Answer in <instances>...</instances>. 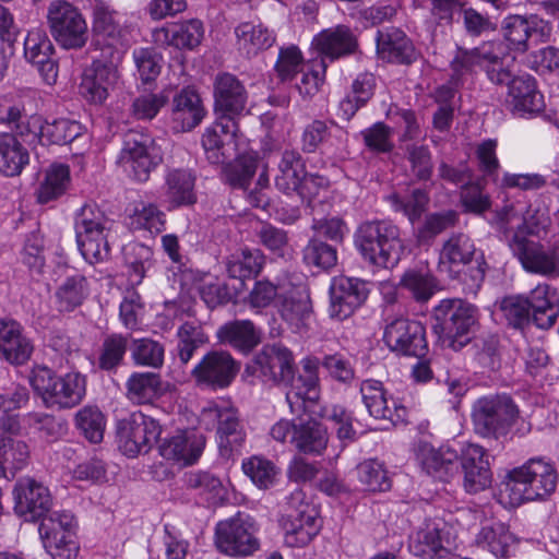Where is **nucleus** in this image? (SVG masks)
I'll return each mask as SVG.
<instances>
[{
  "instance_id": "f257e3e1",
  "label": "nucleus",
  "mask_w": 559,
  "mask_h": 559,
  "mask_svg": "<svg viewBox=\"0 0 559 559\" xmlns=\"http://www.w3.org/2000/svg\"><path fill=\"white\" fill-rule=\"evenodd\" d=\"M216 121L205 129L202 146L211 164H225L226 181L245 189V150L241 121L245 109V87L237 76L221 73L214 82Z\"/></svg>"
},
{
  "instance_id": "f03ea898",
  "label": "nucleus",
  "mask_w": 559,
  "mask_h": 559,
  "mask_svg": "<svg viewBox=\"0 0 559 559\" xmlns=\"http://www.w3.org/2000/svg\"><path fill=\"white\" fill-rule=\"evenodd\" d=\"M320 386H290L286 401L290 411L297 415H309L294 428L293 441L305 453L320 454L328 444L326 428L316 419L320 417L330 421L336 429L337 438L352 441L355 437L353 414L341 405L322 406L319 402Z\"/></svg>"
},
{
  "instance_id": "7ed1b4c3",
  "label": "nucleus",
  "mask_w": 559,
  "mask_h": 559,
  "mask_svg": "<svg viewBox=\"0 0 559 559\" xmlns=\"http://www.w3.org/2000/svg\"><path fill=\"white\" fill-rule=\"evenodd\" d=\"M522 218L513 206H506L499 214L501 226L506 231L513 230L509 246L521 262L523 269L533 274L557 278L559 277V251L552 246L546 248L543 243L526 237L537 236L546 231L549 226V216L545 211H536Z\"/></svg>"
},
{
  "instance_id": "20e7f679",
  "label": "nucleus",
  "mask_w": 559,
  "mask_h": 559,
  "mask_svg": "<svg viewBox=\"0 0 559 559\" xmlns=\"http://www.w3.org/2000/svg\"><path fill=\"white\" fill-rule=\"evenodd\" d=\"M557 480L558 473L550 460L532 457L506 474L497 500L504 508L544 501L555 492Z\"/></svg>"
},
{
  "instance_id": "39448f33",
  "label": "nucleus",
  "mask_w": 559,
  "mask_h": 559,
  "mask_svg": "<svg viewBox=\"0 0 559 559\" xmlns=\"http://www.w3.org/2000/svg\"><path fill=\"white\" fill-rule=\"evenodd\" d=\"M354 243L364 261L377 269H393L405 254V243L399 227L386 221L359 225L354 235Z\"/></svg>"
},
{
  "instance_id": "423d86ee",
  "label": "nucleus",
  "mask_w": 559,
  "mask_h": 559,
  "mask_svg": "<svg viewBox=\"0 0 559 559\" xmlns=\"http://www.w3.org/2000/svg\"><path fill=\"white\" fill-rule=\"evenodd\" d=\"M476 430L484 437L500 438L509 433L525 436L531 425L521 417L518 405L506 394L479 399L473 408Z\"/></svg>"
},
{
  "instance_id": "0eeeda50",
  "label": "nucleus",
  "mask_w": 559,
  "mask_h": 559,
  "mask_svg": "<svg viewBox=\"0 0 559 559\" xmlns=\"http://www.w3.org/2000/svg\"><path fill=\"white\" fill-rule=\"evenodd\" d=\"M500 43H485L474 49L459 48L450 63V76L454 84H465L477 69H485L489 80L502 84L511 76L510 62Z\"/></svg>"
},
{
  "instance_id": "6e6552de",
  "label": "nucleus",
  "mask_w": 559,
  "mask_h": 559,
  "mask_svg": "<svg viewBox=\"0 0 559 559\" xmlns=\"http://www.w3.org/2000/svg\"><path fill=\"white\" fill-rule=\"evenodd\" d=\"M112 222L96 204H84L75 214L74 230L78 248L90 264L109 259L108 233Z\"/></svg>"
},
{
  "instance_id": "1a4fd4ad",
  "label": "nucleus",
  "mask_w": 559,
  "mask_h": 559,
  "mask_svg": "<svg viewBox=\"0 0 559 559\" xmlns=\"http://www.w3.org/2000/svg\"><path fill=\"white\" fill-rule=\"evenodd\" d=\"M47 23L51 36L64 49H81L88 39L87 23L74 4L53 0L47 8Z\"/></svg>"
},
{
  "instance_id": "9d476101",
  "label": "nucleus",
  "mask_w": 559,
  "mask_h": 559,
  "mask_svg": "<svg viewBox=\"0 0 559 559\" xmlns=\"http://www.w3.org/2000/svg\"><path fill=\"white\" fill-rule=\"evenodd\" d=\"M442 332L443 345L459 350L469 342V332L476 322V309L462 299H443L433 309Z\"/></svg>"
},
{
  "instance_id": "9b49d317",
  "label": "nucleus",
  "mask_w": 559,
  "mask_h": 559,
  "mask_svg": "<svg viewBox=\"0 0 559 559\" xmlns=\"http://www.w3.org/2000/svg\"><path fill=\"white\" fill-rule=\"evenodd\" d=\"M287 503L292 512L283 524L284 544L290 548L306 547L321 530L319 512L306 501V493L301 489L294 490Z\"/></svg>"
},
{
  "instance_id": "f8f14e48",
  "label": "nucleus",
  "mask_w": 559,
  "mask_h": 559,
  "mask_svg": "<svg viewBox=\"0 0 559 559\" xmlns=\"http://www.w3.org/2000/svg\"><path fill=\"white\" fill-rule=\"evenodd\" d=\"M163 160L154 140L135 131L128 132L123 138L117 163L139 182H145L150 174Z\"/></svg>"
},
{
  "instance_id": "ddd939ff",
  "label": "nucleus",
  "mask_w": 559,
  "mask_h": 559,
  "mask_svg": "<svg viewBox=\"0 0 559 559\" xmlns=\"http://www.w3.org/2000/svg\"><path fill=\"white\" fill-rule=\"evenodd\" d=\"M502 31L506 43L503 53L509 55L513 60L518 53H524L528 50V43H544L549 40L552 32L551 24L536 14L531 15H509L502 22ZM501 44V41H499Z\"/></svg>"
},
{
  "instance_id": "4468645a",
  "label": "nucleus",
  "mask_w": 559,
  "mask_h": 559,
  "mask_svg": "<svg viewBox=\"0 0 559 559\" xmlns=\"http://www.w3.org/2000/svg\"><path fill=\"white\" fill-rule=\"evenodd\" d=\"M93 34L97 48L111 61H120L130 46V29L121 25L118 13L104 3L94 8Z\"/></svg>"
},
{
  "instance_id": "2eb2a0df",
  "label": "nucleus",
  "mask_w": 559,
  "mask_h": 559,
  "mask_svg": "<svg viewBox=\"0 0 559 559\" xmlns=\"http://www.w3.org/2000/svg\"><path fill=\"white\" fill-rule=\"evenodd\" d=\"M46 551L53 559H73L79 554L74 516L69 511H55L44 515L38 528Z\"/></svg>"
},
{
  "instance_id": "dca6fc26",
  "label": "nucleus",
  "mask_w": 559,
  "mask_h": 559,
  "mask_svg": "<svg viewBox=\"0 0 559 559\" xmlns=\"http://www.w3.org/2000/svg\"><path fill=\"white\" fill-rule=\"evenodd\" d=\"M162 433V426L143 413H133L117 424V441L121 452L135 457L147 453Z\"/></svg>"
},
{
  "instance_id": "f3484780",
  "label": "nucleus",
  "mask_w": 559,
  "mask_h": 559,
  "mask_svg": "<svg viewBox=\"0 0 559 559\" xmlns=\"http://www.w3.org/2000/svg\"><path fill=\"white\" fill-rule=\"evenodd\" d=\"M14 512L26 522H36L46 515L52 506L48 487L31 477L20 478L12 490Z\"/></svg>"
},
{
  "instance_id": "a211bd4d",
  "label": "nucleus",
  "mask_w": 559,
  "mask_h": 559,
  "mask_svg": "<svg viewBox=\"0 0 559 559\" xmlns=\"http://www.w3.org/2000/svg\"><path fill=\"white\" fill-rule=\"evenodd\" d=\"M457 451L450 445L435 448L429 441L419 439L413 447L416 465L428 476L448 481L457 473Z\"/></svg>"
},
{
  "instance_id": "6ab92c4d",
  "label": "nucleus",
  "mask_w": 559,
  "mask_h": 559,
  "mask_svg": "<svg viewBox=\"0 0 559 559\" xmlns=\"http://www.w3.org/2000/svg\"><path fill=\"white\" fill-rule=\"evenodd\" d=\"M383 341L392 350L405 356H423L427 349L426 331L416 320L396 318L384 330Z\"/></svg>"
},
{
  "instance_id": "aec40b11",
  "label": "nucleus",
  "mask_w": 559,
  "mask_h": 559,
  "mask_svg": "<svg viewBox=\"0 0 559 559\" xmlns=\"http://www.w3.org/2000/svg\"><path fill=\"white\" fill-rule=\"evenodd\" d=\"M459 459L467 492L476 493L491 485L492 473L489 454L485 448L476 443H466L461 447Z\"/></svg>"
},
{
  "instance_id": "412c9836",
  "label": "nucleus",
  "mask_w": 559,
  "mask_h": 559,
  "mask_svg": "<svg viewBox=\"0 0 559 559\" xmlns=\"http://www.w3.org/2000/svg\"><path fill=\"white\" fill-rule=\"evenodd\" d=\"M204 447L205 438L195 429H178L159 441L158 453L167 461L188 466L197 463Z\"/></svg>"
},
{
  "instance_id": "4be33fe9",
  "label": "nucleus",
  "mask_w": 559,
  "mask_h": 559,
  "mask_svg": "<svg viewBox=\"0 0 559 559\" xmlns=\"http://www.w3.org/2000/svg\"><path fill=\"white\" fill-rule=\"evenodd\" d=\"M368 296L366 283L353 277H337L330 286L331 318L344 320L360 307Z\"/></svg>"
},
{
  "instance_id": "5701e85b",
  "label": "nucleus",
  "mask_w": 559,
  "mask_h": 559,
  "mask_svg": "<svg viewBox=\"0 0 559 559\" xmlns=\"http://www.w3.org/2000/svg\"><path fill=\"white\" fill-rule=\"evenodd\" d=\"M445 523L441 520H429L409 536L411 552L423 559H433L449 551L454 544L450 533H445Z\"/></svg>"
},
{
  "instance_id": "b1692460",
  "label": "nucleus",
  "mask_w": 559,
  "mask_h": 559,
  "mask_svg": "<svg viewBox=\"0 0 559 559\" xmlns=\"http://www.w3.org/2000/svg\"><path fill=\"white\" fill-rule=\"evenodd\" d=\"M119 61L108 62L100 60L94 61L83 72L80 94L92 104H103L119 79L117 63Z\"/></svg>"
},
{
  "instance_id": "393cba45",
  "label": "nucleus",
  "mask_w": 559,
  "mask_h": 559,
  "mask_svg": "<svg viewBox=\"0 0 559 559\" xmlns=\"http://www.w3.org/2000/svg\"><path fill=\"white\" fill-rule=\"evenodd\" d=\"M241 368L240 361L225 350H211L195 365L192 374L198 382L230 384Z\"/></svg>"
},
{
  "instance_id": "a878e982",
  "label": "nucleus",
  "mask_w": 559,
  "mask_h": 559,
  "mask_svg": "<svg viewBox=\"0 0 559 559\" xmlns=\"http://www.w3.org/2000/svg\"><path fill=\"white\" fill-rule=\"evenodd\" d=\"M55 47L43 28H33L27 33L24 40L25 59L34 64L44 81L51 85L58 76V66L52 55Z\"/></svg>"
},
{
  "instance_id": "bb28decb",
  "label": "nucleus",
  "mask_w": 559,
  "mask_h": 559,
  "mask_svg": "<svg viewBox=\"0 0 559 559\" xmlns=\"http://www.w3.org/2000/svg\"><path fill=\"white\" fill-rule=\"evenodd\" d=\"M508 82V95L506 103L513 114L518 116L534 115L540 112L544 107V97L537 90L535 79L530 74H521L510 78Z\"/></svg>"
},
{
  "instance_id": "cd10ccee",
  "label": "nucleus",
  "mask_w": 559,
  "mask_h": 559,
  "mask_svg": "<svg viewBox=\"0 0 559 559\" xmlns=\"http://www.w3.org/2000/svg\"><path fill=\"white\" fill-rule=\"evenodd\" d=\"M205 116L200 95L192 87H183L173 97L170 109L171 129L177 132H189L199 126Z\"/></svg>"
},
{
  "instance_id": "c85d7f7f",
  "label": "nucleus",
  "mask_w": 559,
  "mask_h": 559,
  "mask_svg": "<svg viewBox=\"0 0 559 559\" xmlns=\"http://www.w3.org/2000/svg\"><path fill=\"white\" fill-rule=\"evenodd\" d=\"M364 403L369 414L378 419H388L393 424L405 421L406 407L401 397L384 386H360Z\"/></svg>"
},
{
  "instance_id": "c756f323",
  "label": "nucleus",
  "mask_w": 559,
  "mask_h": 559,
  "mask_svg": "<svg viewBox=\"0 0 559 559\" xmlns=\"http://www.w3.org/2000/svg\"><path fill=\"white\" fill-rule=\"evenodd\" d=\"M2 124L11 127L17 140L35 148L44 144V119L41 116L27 115L24 106L12 105L5 109L1 117Z\"/></svg>"
},
{
  "instance_id": "7c9ffc66",
  "label": "nucleus",
  "mask_w": 559,
  "mask_h": 559,
  "mask_svg": "<svg viewBox=\"0 0 559 559\" xmlns=\"http://www.w3.org/2000/svg\"><path fill=\"white\" fill-rule=\"evenodd\" d=\"M202 420L207 425L217 421L218 443L230 454H241L243 433L238 430L239 421L230 409H221L216 405L209 406L202 412Z\"/></svg>"
},
{
  "instance_id": "2f4dec72",
  "label": "nucleus",
  "mask_w": 559,
  "mask_h": 559,
  "mask_svg": "<svg viewBox=\"0 0 559 559\" xmlns=\"http://www.w3.org/2000/svg\"><path fill=\"white\" fill-rule=\"evenodd\" d=\"M532 311V319L539 329L551 328L559 314V292L556 287L542 283L526 297Z\"/></svg>"
},
{
  "instance_id": "473e14b6",
  "label": "nucleus",
  "mask_w": 559,
  "mask_h": 559,
  "mask_svg": "<svg viewBox=\"0 0 559 559\" xmlns=\"http://www.w3.org/2000/svg\"><path fill=\"white\" fill-rule=\"evenodd\" d=\"M294 357L292 352L282 345L264 346L255 357V365L267 380L289 383L294 380Z\"/></svg>"
},
{
  "instance_id": "72a5a7b5",
  "label": "nucleus",
  "mask_w": 559,
  "mask_h": 559,
  "mask_svg": "<svg viewBox=\"0 0 559 559\" xmlns=\"http://www.w3.org/2000/svg\"><path fill=\"white\" fill-rule=\"evenodd\" d=\"M312 47L322 56L321 60H335L355 50L356 38L348 27L338 25L316 35Z\"/></svg>"
},
{
  "instance_id": "f704fd0d",
  "label": "nucleus",
  "mask_w": 559,
  "mask_h": 559,
  "mask_svg": "<svg viewBox=\"0 0 559 559\" xmlns=\"http://www.w3.org/2000/svg\"><path fill=\"white\" fill-rule=\"evenodd\" d=\"M475 543L495 557L506 558L514 550L518 538L506 523L492 521L481 525L475 537Z\"/></svg>"
},
{
  "instance_id": "c9c22d12",
  "label": "nucleus",
  "mask_w": 559,
  "mask_h": 559,
  "mask_svg": "<svg viewBox=\"0 0 559 559\" xmlns=\"http://www.w3.org/2000/svg\"><path fill=\"white\" fill-rule=\"evenodd\" d=\"M475 254L472 239L462 233L452 235L442 246L439 255V270L449 276L457 274L468 264Z\"/></svg>"
},
{
  "instance_id": "e433bc0d",
  "label": "nucleus",
  "mask_w": 559,
  "mask_h": 559,
  "mask_svg": "<svg viewBox=\"0 0 559 559\" xmlns=\"http://www.w3.org/2000/svg\"><path fill=\"white\" fill-rule=\"evenodd\" d=\"M204 27L200 20L192 19L173 23L154 33L155 41L174 46L178 49H193L200 45Z\"/></svg>"
},
{
  "instance_id": "4c0bfd02",
  "label": "nucleus",
  "mask_w": 559,
  "mask_h": 559,
  "mask_svg": "<svg viewBox=\"0 0 559 559\" xmlns=\"http://www.w3.org/2000/svg\"><path fill=\"white\" fill-rule=\"evenodd\" d=\"M377 51L382 59L395 63H411L416 59L412 41L397 28L378 32Z\"/></svg>"
},
{
  "instance_id": "58836bf2",
  "label": "nucleus",
  "mask_w": 559,
  "mask_h": 559,
  "mask_svg": "<svg viewBox=\"0 0 559 559\" xmlns=\"http://www.w3.org/2000/svg\"><path fill=\"white\" fill-rule=\"evenodd\" d=\"M195 178L187 169H168L165 175V197L168 209L190 206L197 202Z\"/></svg>"
},
{
  "instance_id": "ea45409f",
  "label": "nucleus",
  "mask_w": 559,
  "mask_h": 559,
  "mask_svg": "<svg viewBox=\"0 0 559 559\" xmlns=\"http://www.w3.org/2000/svg\"><path fill=\"white\" fill-rule=\"evenodd\" d=\"M277 308L283 320L295 331H300L307 324L312 311L305 287L292 288L286 295L280 296Z\"/></svg>"
},
{
  "instance_id": "a19ab883",
  "label": "nucleus",
  "mask_w": 559,
  "mask_h": 559,
  "mask_svg": "<svg viewBox=\"0 0 559 559\" xmlns=\"http://www.w3.org/2000/svg\"><path fill=\"white\" fill-rule=\"evenodd\" d=\"M90 295L87 278L79 273L67 276L56 288L55 305L60 312L79 308Z\"/></svg>"
},
{
  "instance_id": "79ce46f5",
  "label": "nucleus",
  "mask_w": 559,
  "mask_h": 559,
  "mask_svg": "<svg viewBox=\"0 0 559 559\" xmlns=\"http://www.w3.org/2000/svg\"><path fill=\"white\" fill-rule=\"evenodd\" d=\"M29 163V153L13 133L0 132V174L20 175Z\"/></svg>"
},
{
  "instance_id": "37998d69",
  "label": "nucleus",
  "mask_w": 559,
  "mask_h": 559,
  "mask_svg": "<svg viewBox=\"0 0 559 559\" xmlns=\"http://www.w3.org/2000/svg\"><path fill=\"white\" fill-rule=\"evenodd\" d=\"M29 449L25 441L0 438V478L14 477L28 464Z\"/></svg>"
},
{
  "instance_id": "c03bdc74",
  "label": "nucleus",
  "mask_w": 559,
  "mask_h": 559,
  "mask_svg": "<svg viewBox=\"0 0 559 559\" xmlns=\"http://www.w3.org/2000/svg\"><path fill=\"white\" fill-rule=\"evenodd\" d=\"M245 522L239 513L236 518L219 522L216 526L215 544L218 550L230 557L245 555Z\"/></svg>"
},
{
  "instance_id": "a18cd8bd",
  "label": "nucleus",
  "mask_w": 559,
  "mask_h": 559,
  "mask_svg": "<svg viewBox=\"0 0 559 559\" xmlns=\"http://www.w3.org/2000/svg\"><path fill=\"white\" fill-rule=\"evenodd\" d=\"M416 301H428L437 290V281L428 267L418 266L406 270L399 283Z\"/></svg>"
},
{
  "instance_id": "49530a36",
  "label": "nucleus",
  "mask_w": 559,
  "mask_h": 559,
  "mask_svg": "<svg viewBox=\"0 0 559 559\" xmlns=\"http://www.w3.org/2000/svg\"><path fill=\"white\" fill-rule=\"evenodd\" d=\"M75 427L80 433L93 444H98L104 439L106 430V417L96 406H85L75 414Z\"/></svg>"
},
{
  "instance_id": "de8ad7c7",
  "label": "nucleus",
  "mask_w": 559,
  "mask_h": 559,
  "mask_svg": "<svg viewBox=\"0 0 559 559\" xmlns=\"http://www.w3.org/2000/svg\"><path fill=\"white\" fill-rule=\"evenodd\" d=\"M374 88V76L370 73L359 74L352 84L350 92L341 102L340 109L343 117L349 119L364 106L372 96Z\"/></svg>"
},
{
  "instance_id": "09e8293b",
  "label": "nucleus",
  "mask_w": 559,
  "mask_h": 559,
  "mask_svg": "<svg viewBox=\"0 0 559 559\" xmlns=\"http://www.w3.org/2000/svg\"><path fill=\"white\" fill-rule=\"evenodd\" d=\"M278 169L280 175L276 177V186L287 193L295 191L307 175L300 154L296 151H285L283 153Z\"/></svg>"
},
{
  "instance_id": "8fccbe9b",
  "label": "nucleus",
  "mask_w": 559,
  "mask_h": 559,
  "mask_svg": "<svg viewBox=\"0 0 559 559\" xmlns=\"http://www.w3.org/2000/svg\"><path fill=\"white\" fill-rule=\"evenodd\" d=\"M47 407L70 408L85 395V386H34Z\"/></svg>"
},
{
  "instance_id": "3c124183",
  "label": "nucleus",
  "mask_w": 559,
  "mask_h": 559,
  "mask_svg": "<svg viewBox=\"0 0 559 559\" xmlns=\"http://www.w3.org/2000/svg\"><path fill=\"white\" fill-rule=\"evenodd\" d=\"M69 182L70 170L67 165L51 166L37 189V201L45 204L59 198L66 192Z\"/></svg>"
},
{
  "instance_id": "603ef678",
  "label": "nucleus",
  "mask_w": 559,
  "mask_h": 559,
  "mask_svg": "<svg viewBox=\"0 0 559 559\" xmlns=\"http://www.w3.org/2000/svg\"><path fill=\"white\" fill-rule=\"evenodd\" d=\"M123 257L129 267L130 281L133 284H140L153 265L151 248L140 242H132L124 247Z\"/></svg>"
},
{
  "instance_id": "864d4df0",
  "label": "nucleus",
  "mask_w": 559,
  "mask_h": 559,
  "mask_svg": "<svg viewBox=\"0 0 559 559\" xmlns=\"http://www.w3.org/2000/svg\"><path fill=\"white\" fill-rule=\"evenodd\" d=\"M389 200L395 212L402 213L414 224L426 211L429 197L425 191L414 189L405 195L395 193Z\"/></svg>"
},
{
  "instance_id": "5fc2aeb1",
  "label": "nucleus",
  "mask_w": 559,
  "mask_h": 559,
  "mask_svg": "<svg viewBox=\"0 0 559 559\" xmlns=\"http://www.w3.org/2000/svg\"><path fill=\"white\" fill-rule=\"evenodd\" d=\"M44 144L67 145L83 133V127L75 120L66 118L44 121Z\"/></svg>"
},
{
  "instance_id": "6e6d98bb",
  "label": "nucleus",
  "mask_w": 559,
  "mask_h": 559,
  "mask_svg": "<svg viewBox=\"0 0 559 559\" xmlns=\"http://www.w3.org/2000/svg\"><path fill=\"white\" fill-rule=\"evenodd\" d=\"M25 423L34 433L47 442H53L62 438L67 432L66 423L58 420L52 415L43 413H29L25 416Z\"/></svg>"
},
{
  "instance_id": "4d7b16f0",
  "label": "nucleus",
  "mask_w": 559,
  "mask_h": 559,
  "mask_svg": "<svg viewBox=\"0 0 559 559\" xmlns=\"http://www.w3.org/2000/svg\"><path fill=\"white\" fill-rule=\"evenodd\" d=\"M199 293L201 299L211 309H214L217 306L227 304L229 301L237 304L240 297L238 294V286L230 283H203L199 288Z\"/></svg>"
},
{
  "instance_id": "13d9d810",
  "label": "nucleus",
  "mask_w": 559,
  "mask_h": 559,
  "mask_svg": "<svg viewBox=\"0 0 559 559\" xmlns=\"http://www.w3.org/2000/svg\"><path fill=\"white\" fill-rule=\"evenodd\" d=\"M165 217V213L162 212L157 205L140 202L135 205L130 219L131 226L135 229H147L151 233H160L166 222Z\"/></svg>"
},
{
  "instance_id": "bf43d9fd",
  "label": "nucleus",
  "mask_w": 559,
  "mask_h": 559,
  "mask_svg": "<svg viewBox=\"0 0 559 559\" xmlns=\"http://www.w3.org/2000/svg\"><path fill=\"white\" fill-rule=\"evenodd\" d=\"M359 481L371 491H384L391 486L386 471L377 460H368L357 466Z\"/></svg>"
},
{
  "instance_id": "052dcab7",
  "label": "nucleus",
  "mask_w": 559,
  "mask_h": 559,
  "mask_svg": "<svg viewBox=\"0 0 559 559\" xmlns=\"http://www.w3.org/2000/svg\"><path fill=\"white\" fill-rule=\"evenodd\" d=\"M168 100L169 95L165 91L141 94L133 99L131 114L139 120H152Z\"/></svg>"
},
{
  "instance_id": "680f3d73",
  "label": "nucleus",
  "mask_w": 559,
  "mask_h": 559,
  "mask_svg": "<svg viewBox=\"0 0 559 559\" xmlns=\"http://www.w3.org/2000/svg\"><path fill=\"white\" fill-rule=\"evenodd\" d=\"M186 488L197 490L200 495H210L211 498H221L223 485L218 477L205 471H191L183 475Z\"/></svg>"
},
{
  "instance_id": "e2e57ef3",
  "label": "nucleus",
  "mask_w": 559,
  "mask_h": 559,
  "mask_svg": "<svg viewBox=\"0 0 559 559\" xmlns=\"http://www.w3.org/2000/svg\"><path fill=\"white\" fill-rule=\"evenodd\" d=\"M132 358L136 365L160 367L164 361V347L156 341L141 338L133 342Z\"/></svg>"
},
{
  "instance_id": "0e129e2a",
  "label": "nucleus",
  "mask_w": 559,
  "mask_h": 559,
  "mask_svg": "<svg viewBox=\"0 0 559 559\" xmlns=\"http://www.w3.org/2000/svg\"><path fill=\"white\" fill-rule=\"evenodd\" d=\"M128 337L121 334H111L107 336L102 345L99 356V366L102 369L110 370L118 366L127 352Z\"/></svg>"
},
{
  "instance_id": "69168bd1",
  "label": "nucleus",
  "mask_w": 559,
  "mask_h": 559,
  "mask_svg": "<svg viewBox=\"0 0 559 559\" xmlns=\"http://www.w3.org/2000/svg\"><path fill=\"white\" fill-rule=\"evenodd\" d=\"M133 60L143 83L154 81L160 73V56L153 48H136Z\"/></svg>"
},
{
  "instance_id": "338daca9",
  "label": "nucleus",
  "mask_w": 559,
  "mask_h": 559,
  "mask_svg": "<svg viewBox=\"0 0 559 559\" xmlns=\"http://www.w3.org/2000/svg\"><path fill=\"white\" fill-rule=\"evenodd\" d=\"M304 260L307 264L321 269H330L337 262L334 247L318 239H311L304 250Z\"/></svg>"
},
{
  "instance_id": "774afa93",
  "label": "nucleus",
  "mask_w": 559,
  "mask_h": 559,
  "mask_svg": "<svg viewBox=\"0 0 559 559\" xmlns=\"http://www.w3.org/2000/svg\"><path fill=\"white\" fill-rule=\"evenodd\" d=\"M33 350L32 341L24 331L1 348L0 358L13 366H22L29 360Z\"/></svg>"
}]
</instances>
